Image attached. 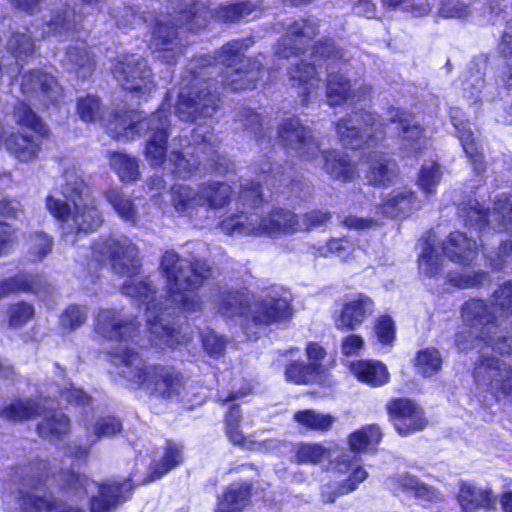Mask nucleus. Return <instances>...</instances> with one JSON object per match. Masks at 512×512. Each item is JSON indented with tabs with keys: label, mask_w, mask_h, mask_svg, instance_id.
<instances>
[{
	"label": "nucleus",
	"mask_w": 512,
	"mask_h": 512,
	"mask_svg": "<svg viewBox=\"0 0 512 512\" xmlns=\"http://www.w3.org/2000/svg\"><path fill=\"white\" fill-rule=\"evenodd\" d=\"M92 251L97 261L110 260L117 274L129 278L122 286V293L146 305V323L152 344L161 348L174 347L190 340L170 318L180 311L190 313L201 309L202 302L196 290L211 275L205 261H192L173 250L166 251L160 267L170 295L164 301H158L157 291L148 277L143 280L134 278L140 270V259L138 249L130 239L125 236L100 237Z\"/></svg>",
	"instance_id": "nucleus-1"
},
{
	"label": "nucleus",
	"mask_w": 512,
	"mask_h": 512,
	"mask_svg": "<svg viewBox=\"0 0 512 512\" xmlns=\"http://www.w3.org/2000/svg\"><path fill=\"white\" fill-rule=\"evenodd\" d=\"M512 314V281L501 285L493 294V311L481 300L471 299L462 308L463 326L456 334L455 344L462 352L479 348L480 358L474 369L479 386L493 395L502 393L512 396V367L490 356L489 351L512 354V335L500 330L495 313Z\"/></svg>",
	"instance_id": "nucleus-2"
},
{
	"label": "nucleus",
	"mask_w": 512,
	"mask_h": 512,
	"mask_svg": "<svg viewBox=\"0 0 512 512\" xmlns=\"http://www.w3.org/2000/svg\"><path fill=\"white\" fill-rule=\"evenodd\" d=\"M54 485L74 492L78 498L91 494L90 512H111L127 499L126 494L132 489L128 480L122 483L108 480L99 484L71 471L50 477L49 464L39 461L27 468L21 487L12 494L14 502L7 507L8 512H85L78 505L56 497L52 490Z\"/></svg>",
	"instance_id": "nucleus-3"
},
{
	"label": "nucleus",
	"mask_w": 512,
	"mask_h": 512,
	"mask_svg": "<svg viewBox=\"0 0 512 512\" xmlns=\"http://www.w3.org/2000/svg\"><path fill=\"white\" fill-rule=\"evenodd\" d=\"M170 121L167 111L162 106L156 113L148 118H141L136 111L118 113L110 122L108 133L117 140H130L136 135H146V159L151 165L158 166L164 163L169 165L171 172L179 177L186 178L194 172L202 170L224 173L226 159L219 156L207 143L191 146L187 139L174 140L167 156V139L169 136Z\"/></svg>",
	"instance_id": "nucleus-4"
},
{
	"label": "nucleus",
	"mask_w": 512,
	"mask_h": 512,
	"mask_svg": "<svg viewBox=\"0 0 512 512\" xmlns=\"http://www.w3.org/2000/svg\"><path fill=\"white\" fill-rule=\"evenodd\" d=\"M63 177L65 183L62 186V194L73 202L74 211L71 212L70 206L64 200L53 195L47 196L46 208L62 223L65 241L73 244L75 240L70 238L71 234L96 231L103 223V216L96 206L95 199L89 195L83 172L78 167H67Z\"/></svg>",
	"instance_id": "nucleus-5"
},
{
	"label": "nucleus",
	"mask_w": 512,
	"mask_h": 512,
	"mask_svg": "<svg viewBox=\"0 0 512 512\" xmlns=\"http://www.w3.org/2000/svg\"><path fill=\"white\" fill-rule=\"evenodd\" d=\"M110 361L119 376L157 398H177L188 383L187 379L174 367L159 364L147 365L137 352L128 348L111 352Z\"/></svg>",
	"instance_id": "nucleus-6"
},
{
	"label": "nucleus",
	"mask_w": 512,
	"mask_h": 512,
	"mask_svg": "<svg viewBox=\"0 0 512 512\" xmlns=\"http://www.w3.org/2000/svg\"><path fill=\"white\" fill-rule=\"evenodd\" d=\"M278 137L282 145L296 156L322 164L326 173L341 182L352 181L357 176V167L348 154L337 150H321L310 127L299 118H288L278 126Z\"/></svg>",
	"instance_id": "nucleus-7"
},
{
	"label": "nucleus",
	"mask_w": 512,
	"mask_h": 512,
	"mask_svg": "<svg viewBox=\"0 0 512 512\" xmlns=\"http://www.w3.org/2000/svg\"><path fill=\"white\" fill-rule=\"evenodd\" d=\"M312 62L295 64L289 70V75L292 81L302 87V100L307 103L311 96L317 95L320 89L319 71L316 68L322 66V62L326 63L327 71L333 69L334 64L342 59V52L334 46L330 40L313 47L310 54Z\"/></svg>",
	"instance_id": "nucleus-8"
},
{
	"label": "nucleus",
	"mask_w": 512,
	"mask_h": 512,
	"mask_svg": "<svg viewBox=\"0 0 512 512\" xmlns=\"http://www.w3.org/2000/svg\"><path fill=\"white\" fill-rule=\"evenodd\" d=\"M252 39L235 40L224 45L215 52V59L231 71L224 76V84L233 91L254 87V71L252 62L245 53L253 46Z\"/></svg>",
	"instance_id": "nucleus-9"
},
{
	"label": "nucleus",
	"mask_w": 512,
	"mask_h": 512,
	"mask_svg": "<svg viewBox=\"0 0 512 512\" xmlns=\"http://www.w3.org/2000/svg\"><path fill=\"white\" fill-rule=\"evenodd\" d=\"M384 124L368 111L354 112L336 124L341 143L351 149L376 146L384 137Z\"/></svg>",
	"instance_id": "nucleus-10"
},
{
	"label": "nucleus",
	"mask_w": 512,
	"mask_h": 512,
	"mask_svg": "<svg viewBox=\"0 0 512 512\" xmlns=\"http://www.w3.org/2000/svg\"><path fill=\"white\" fill-rule=\"evenodd\" d=\"M460 216L465 225L479 230L489 226L494 230L512 231V196L501 195L491 213H487L477 201H470L461 207Z\"/></svg>",
	"instance_id": "nucleus-11"
},
{
	"label": "nucleus",
	"mask_w": 512,
	"mask_h": 512,
	"mask_svg": "<svg viewBox=\"0 0 512 512\" xmlns=\"http://www.w3.org/2000/svg\"><path fill=\"white\" fill-rule=\"evenodd\" d=\"M112 73L119 84L131 93L145 94L155 87L152 70L139 55L119 57Z\"/></svg>",
	"instance_id": "nucleus-12"
},
{
	"label": "nucleus",
	"mask_w": 512,
	"mask_h": 512,
	"mask_svg": "<svg viewBox=\"0 0 512 512\" xmlns=\"http://www.w3.org/2000/svg\"><path fill=\"white\" fill-rule=\"evenodd\" d=\"M293 314L292 296L286 289L270 287L258 293V323L287 325Z\"/></svg>",
	"instance_id": "nucleus-13"
},
{
	"label": "nucleus",
	"mask_w": 512,
	"mask_h": 512,
	"mask_svg": "<svg viewBox=\"0 0 512 512\" xmlns=\"http://www.w3.org/2000/svg\"><path fill=\"white\" fill-rule=\"evenodd\" d=\"M95 332L109 340H133L139 332L135 316L117 309H99L94 319Z\"/></svg>",
	"instance_id": "nucleus-14"
},
{
	"label": "nucleus",
	"mask_w": 512,
	"mask_h": 512,
	"mask_svg": "<svg viewBox=\"0 0 512 512\" xmlns=\"http://www.w3.org/2000/svg\"><path fill=\"white\" fill-rule=\"evenodd\" d=\"M184 44L178 31V26L173 24L170 15H160L155 20L150 49L156 58L172 64L183 53Z\"/></svg>",
	"instance_id": "nucleus-15"
},
{
	"label": "nucleus",
	"mask_w": 512,
	"mask_h": 512,
	"mask_svg": "<svg viewBox=\"0 0 512 512\" xmlns=\"http://www.w3.org/2000/svg\"><path fill=\"white\" fill-rule=\"evenodd\" d=\"M217 100L207 84L204 88L193 85L180 91L176 113L185 122H193L199 117H211L216 111Z\"/></svg>",
	"instance_id": "nucleus-16"
},
{
	"label": "nucleus",
	"mask_w": 512,
	"mask_h": 512,
	"mask_svg": "<svg viewBox=\"0 0 512 512\" xmlns=\"http://www.w3.org/2000/svg\"><path fill=\"white\" fill-rule=\"evenodd\" d=\"M374 308V301L365 294L347 296L341 308L334 313L335 327L341 331L356 330L373 314Z\"/></svg>",
	"instance_id": "nucleus-17"
},
{
	"label": "nucleus",
	"mask_w": 512,
	"mask_h": 512,
	"mask_svg": "<svg viewBox=\"0 0 512 512\" xmlns=\"http://www.w3.org/2000/svg\"><path fill=\"white\" fill-rule=\"evenodd\" d=\"M22 93L33 101L47 106L57 103L62 97V88L55 78L40 70L33 71L23 76L21 83Z\"/></svg>",
	"instance_id": "nucleus-18"
},
{
	"label": "nucleus",
	"mask_w": 512,
	"mask_h": 512,
	"mask_svg": "<svg viewBox=\"0 0 512 512\" xmlns=\"http://www.w3.org/2000/svg\"><path fill=\"white\" fill-rule=\"evenodd\" d=\"M372 88L370 86L350 82L342 74L330 71L327 79V101L330 106H338L350 102L361 104L370 99Z\"/></svg>",
	"instance_id": "nucleus-19"
},
{
	"label": "nucleus",
	"mask_w": 512,
	"mask_h": 512,
	"mask_svg": "<svg viewBox=\"0 0 512 512\" xmlns=\"http://www.w3.org/2000/svg\"><path fill=\"white\" fill-rule=\"evenodd\" d=\"M356 455L344 454L338 461L339 471L350 472L349 476L339 483L335 489L323 487L321 497L325 503H333L338 496L355 491L358 486L367 479L368 472L359 464Z\"/></svg>",
	"instance_id": "nucleus-20"
},
{
	"label": "nucleus",
	"mask_w": 512,
	"mask_h": 512,
	"mask_svg": "<svg viewBox=\"0 0 512 512\" xmlns=\"http://www.w3.org/2000/svg\"><path fill=\"white\" fill-rule=\"evenodd\" d=\"M387 410L396 430L402 435L422 430L426 426L422 409L409 399L392 400Z\"/></svg>",
	"instance_id": "nucleus-21"
},
{
	"label": "nucleus",
	"mask_w": 512,
	"mask_h": 512,
	"mask_svg": "<svg viewBox=\"0 0 512 512\" xmlns=\"http://www.w3.org/2000/svg\"><path fill=\"white\" fill-rule=\"evenodd\" d=\"M317 33V23L314 20H298L289 25L286 34L279 41L276 53L282 58L298 56Z\"/></svg>",
	"instance_id": "nucleus-22"
},
{
	"label": "nucleus",
	"mask_w": 512,
	"mask_h": 512,
	"mask_svg": "<svg viewBox=\"0 0 512 512\" xmlns=\"http://www.w3.org/2000/svg\"><path fill=\"white\" fill-rule=\"evenodd\" d=\"M387 117L390 123L401 131L403 149L407 154L418 152L425 147L427 140L422 135V129L409 113L392 107L388 110Z\"/></svg>",
	"instance_id": "nucleus-23"
},
{
	"label": "nucleus",
	"mask_w": 512,
	"mask_h": 512,
	"mask_svg": "<svg viewBox=\"0 0 512 512\" xmlns=\"http://www.w3.org/2000/svg\"><path fill=\"white\" fill-rule=\"evenodd\" d=\"M450 118L457 131V136L461 142L463 150L466 153V156L470 159L474 170L477 173L482 172L484 170L482 145L475 138L464 114L460 109L452 108L450 110Z\"/></svg>",
	"instance_id": "nucleus-24"
},
{
	"label": "nucleus",
	"mask_w": 512,
	"mask_h": 512,
	"mask_svg": "<svg viewBox=\"0 0 512 512\" xmlns=\"http://www.w3.org/2000/svg\"><path fill=\"white\" fill-rule=\"evenodd\" d=\"M458 503L462 512H476L480 509L496 508V498L490 488L462 482L458 492Z\"/></svg>",
	"instance_id": "nucleus-25"
},
{
	"label": "nucleus",
	"mask_w": 512,
	"mask_h": 512,
	"mask_svg": "<svg viewBox=\"0 0 512 512\" xmlns=\"http://www.w3.org/2000/svg\"><path fill=\"white\" fill-rule=\"evenodd\" d=\"M62 66L79 78H86L92 74L95 68L94 55L84 41H76L66 48L61 59Z\"/></svg>",
	"instance_id": "nucleus-26"
},
{
	"label": "nucleus",
	"mask_w": 512,
	"mask_h": 512,
	"mask_svg": "<svg viewBox=\"0 0 512 512\" xmlns=\"http://www.w3.org/2000/svg\"><path fill=\"white\" fill-rule=\"evenodd\" d=\"M366 179L372 185H386L397 175L394 161L385 157L380 151H373L366 157Z\"/></svg>",
	"instance_id": "nucleus-27"
},
{
	"label": "nucleus",
	"mask_w": 512,
	"mask_h": 512,
	"mask_svg": "<svg viewBox=\"0 0 512 512\" xmlns=\"http://www.w3.org/2000/svg\"><path fill=\"white\" fill-rule=\"evenodd\" d=\"M477 247L476 241H472L464 233L457 231L448 236L442 251L452 262L468 264L476 257Z\"/></svg>",
	"instance_id": "nucleus-28"
},
{
	"label": "nucleus",
	"mask_w": 512,
	"mask_h": 512,
	"mask_svg": "<svg viewBox=\"0 0 512 512\" xmlns=\"http://www.w3.org/2000/svg\"><path fill=\"white\" fill-rule=\"evenodd\" d=\"M419 208L420 202L408 188L393 190L381 205L382 213L389 217H406Z\"/></svg>",
	"instance_id": "nucleus-29"
},
{
	"label": "nucleus",
	"mask_w": 512,
	"mask_h": 512,
	"mask_svg": "<svg viewBox=\"0 0 512 512\" xmlns=\"http://www.w3.org/2000/svg\"><path fill=\"white\" fill-rule=\"evenodd\" d=\"M269 235L290 234L297 231H302V226L295 214L290 211L277 209L263 218L258 231Z\"/></svg>",
	"instance_id": "nucleus-30"
},
{
	"label": "nucleus",
	"mask_w": 512,
	"mask_h": 512,
	"mask_svg": "<svg viewBox=\"0 0 512 512\" xmlns=\"http://www.w3.org/2000/svg\"><path fill=\"white\" fill-rule=\"evenodd\" d=\"M47 407L30 398L18 399L0 407V417L8 421H24L40 415Z\"/></svg>",
	"instance_id": "nucleus-31"
},
{
	"label": "nucleus",
	"mask_w": 512,
	"mask_h": 512,
	"mask_svg": "<svg viewBox=\"0 0 512 512\" xmlns=\"http://www.w3.org/2000/svg\"><path fill=\"white\" fill-rule=\"evenodd\" d=\"M80 29H84L81 25V17L70 6H65L54 12L48 23V33L55 36H73L78 34Z\"/></svg>",
	"instance_id": "nucleus-32"
},
{
	"label": "nucleus",
	"mask_w": 512,
	"mask_h": 512,
	"mask_svg": "<svg viewBox=\"0 0 512 512\" xmlns=\"http://www.w3.org/2000/svg\"><path fill=\"white\" fill-rule=\"evenodd\" d=\"M350 370L358 380L372 387L382 386L389 380L386 366L379 361L359 360L351 363Z\"/></svg>",
	"instance_id": "nucleus-33"
},
{
	"label": "nucleus",
	"mask_w": 512,
	"mask_h": 512,
	"mask_svg": "<svg viewBox=\"0 0 512 512\" xmlns=\"http://www.w3.org/2000/svg\"><path fill=\"white\" fill-rule=\"evenodd\" d=\"M41 143L28 134L13 133L5 140V147L16 159L29 162L36 158Z\"/></svg>",
	"instance_id": "nucleus-34"
},
{
	"label": "nucleus",
	"mask_w": 512,
	"mask_h": 512,
	"mask_svg": "<svg viewBox=\"0 0 512 512\" xmlns=\"http://www.w3.org/2000/svg\"><path fill=\"white\" fill-rule=\"evenodd\" d=\"M171 202L178 213L191 215L197 207L203 206L202 185L199 189L184 185L174 186Z\"/></svg>",
	"instance_id": "nucleus-35"
},
{
	"label": "nucleus",
	"mask_w": 512,
	"mask_h": 512,
	"mask_svg": "<svg viewBox=\"0 0 512 512\" xmlns=\"http://www.w3.org/2000/svg\"><path fill=\"white\" fill-rule=\"evenodd\" d=\"M37 431L43 438L61 439L70 431V421L62 411H46L44 418L37 426Z\"/></svg>",
	"instance_id": "nucleus-36"
},
{
	"label": "nucleus",
	"mask_w": 512,
	"mask_h": 512,
	"mask_svg": "<svg viewBox=\"0 0 512 512\" xmlns=\"http://www.w3.org/2000/svg\"><path fill=\"white\" fill-rule=\"evenodd\" d=\"M252 484L235 483L219 498L216 512H240L248 503Z\"/></svg>",
	"instance_id": "nucleus-37"
},
{
	"label": "nucleus",
	"mask_w": 512,
	"mask_h": 512,
	"mask_svg": "<svg viewBox=\"0 0 512 512\" xmlns=\"http://www.w3.org/2000/svg\"><path fill=\"white\" fill-rule=\"evenodd\" d=\"M103 196L121 219L133 224L137 223L136 206L133 200L126 196L120 188H109L103 192Z\"/></svg>",
	"instance_id": "nucleus-38"
},
{
	"label": "nucleus",
	"mask_w": 512,
	"mask_h": 512,
	"mask_svg": "<svg viewBox=\"0 0 512 512\" xmlns=\"http://www.w3.org/2000/svg\"><path fill=\"white\" fill-rule=\"evenodd\" d=\"M293 420L305 430L327 432L335 423V417L314 409L300 410L294 413Z\"/></svg>",
	"instance_id": "nucleus-39"
},
{
	"label": "nucleus",
	"mask_w": 512,
	"mask_h": 512,
	"mask_svg": "<svg viewBox=\"0 0 512 512\" xmlns=\"http://www.w3.org/2000/svg\"><path fill=\"white\" fill-rule=\"evenodd\" d=\"M183 460L182 446L168 441L161 458L150 467L151 480L159 479L171 469L177 467Z\"/></svg>",
	"instance_id": "nucleus-40"
},
{
	"label": "nucleus",
	"mask_w": 512,
	"mask_h": 512,
	"mask_svg": "<svg viewBox=\"0 0 512 512\" xmlns=\"http://www.w3.org/2000/svg\"><path fill=\"white\" fill-rule=\"evenodd\" d=\"M382 439V433L378 426L367 425L350 434L348 443L352 452L373 451Z\"/></svg>",
	"instance_id": "nucleus-41"
},
{
	"label": "nucleus",
	"mask_w": 512,
	"mask_h": 512,
	"mask_svg": "<svg viewBox=\"0 0 512 512\" xmlns=\"http://www.w3.org/2000/svg\"><path fill=\"white\" fill-rule=\"evenodd\" d=\"M249 303V296L244 292H224L220 295L218 311L226 317L244 315L248 311Z\"/></svg>",
	"instance_id": "nucleus-42"
},
{
	"label": "nucleus",
	"mask_w": 512,
	"mask_h": 512,
	"mask_svg": "<svg viewBox=\"0 0 512 512\" xmlns=\"http://www.w3.org/2000/svg\"><path fill=\"white\" fill-rule=\"evenodd\" d=\"M442 357L436 348L427 347L417 352L414 358L416 373L423 377L436 375L442 368Z\"/></svg>",
	"instance_id": "nucleus-43"
},
{
	"label": "nucleus",
	"mask_w": 512,
	"mask_h": 512,
	"mask_svg": "<svg viewBox=\"0 0 512 512\" xmlns=\"http://www.w3.org/2000/svg\"><path fill=\"white\" fill-rule=\"evenodd\" d=\"M110 166L123 182L135 181L140 175L137 159L125 153H111Z\"/></svg>",
	"instance_id": "nucleus-44"
},
{
	"label": "nucleus",
	"mask_w": 512,
	"mask_h": 512,
	"mask_svg": "<svg viewBox=\"0 0 512 512\" xmlns=\"http://www.w3.org/2000/svg\"><path fill=\"white\" fill-rule=\"evenodd\" d=\"M443 261L434 243L428 240L418 260L419 273L423 277L434 278L442 271Z\"/></svg>",
	"instance_id": "nucleus-45"
},
{
	"label": "nucleus",
	"mask_w": 512,
	"mask_h": 512,
	"mask_svg": "<svg viewBox=\"0 0 512 512\" xmlns=\"http://www.w3.org/2000/svg\"><path fill=\"white\" fill-rule=\"evenodd\" d=\"M231 187L226 183L211 182L202 184L203 205L218 209L224 207L230 199Z\"/></svg>",
	"instance_id": "nucleus-46"
},
{
	"label": "nucleus",
	"mask_w": 512,
	"mask_h": 512,
	"mask_svg": "<svg viewBox=\"0 0 512 512\" xmlns=\"http://www.w3.org/2000/svg\"><path fill=\"white\" fill-rule=\"evenodd\" d=\"M28 258L32 262H39L51 253L53 239L45 232L36 231L31 233L28 239Z\"/></svg>",
	"instance_id": "nucleus-47"
},
{
	"label": "nucleus",
	"mask_w": 512,
	"mask_h": 512,
	"mask_svg": "<svg viewBox=\"0 0 512 512\" xmlns=\"http://www.w3.org/2000/svg\"><path fill=\"white\" fill-rule=\"evenodd\" d=\"M442 178V171L436 162L423 164L419 174L417 184L423 193L433 195L436 187Z\"/></svg>",
	"instance_id": "nucleus-48"
},
{
	"label": "nucleus",
	"mask_w": 512,
	"mask_h": 512,
	"mask_svg": "<svg viewBox=\"0 0 512 512\" xmlns=\"http://www.w3.org/2000/svg\"><path fill=\"white\" fill-rule=\"evenodd\" d=\"M306 355L308 358V366L323 382V385H330L331 380L322 361L326 356L325 349L315 342H310L306 347Z\"/></svg>",
	"instance_id": "nucleus-49"
},
{
	"label": "nucleus",
	"mask_w": 512,
	"mask_h": 512,
	"mask_svg": "<svg viewBox=\"0 0 512 512\" xmlns=\"http://www.w3.org/2000/svg\"><path fill=\"white\" fill-rule=\"evenodd\" d=\"M209 14L204 3L194 2L189 10H179L176 21L182 23L185 18L187 29L196 30L205 26Z\"/></svg>",
	"instance_id": "nucleus-50"
},
{
	"label": "nucleus",
	"mask_w": 512,
	"mask_h": 512,
	"mask_svg": "<svg viewBox=\"0 0 512 512\" xmlns=\"http://www.w3.org/2000/svg\"><path fill=\"white\" fill-rule=\"evenodd\" d=\"M240 419V412L237 407H232L226 416L227 434L231 441L244 447L247 450H253L255 442L250 437H246L243 430H238V422Z\"/></svg>",
	"instance_id": "nucleus-51"
},
{
	"label": "nucleus",
	"mask_w": 512,
	"mask_h": 512,
	"mask_svg": "<svg viewBox=\"0 0 512 512\" xmlns=\"http://www.w3.org/2000/svg\"><path fill=\"white\" fill-rule=\"evenodd\" d=\"M285 377L287 381L295 384L319 383L323 385V382L310 367L303 362L296 361L290 363L285 370Z\"/></svg>",
	"instance_id": "nucleus-52"
},
{
	"label": "nucleus",
	"mask_w": 512,
	"mask_h": 512,
	"mask_svg": "<svg viewBox=\"0 0 512 512\" xmlns=\"http://www.w3.org/2000/svg\"><path fill=\"white\" fill-rule=\"evenodd\" d=\"M254 10V5L250 2H242L220 6L215 15L217 19L223 22L239 21L250 15Z\"/></svg>",
	"instance_id": "nucleus-53"
},
{
	"label": "nucleus",
	"mask_w": 512,
	"mask_h": 512,
	"mask_svg": "<svg viewBox=\"0 0 512 512\" xmlns=\"http://www.w3.org/2000/svg\"><path fill=\"white\" fill-rule=\"evenodd\" d=\"M221 229L227 234H250L256 227L252 214L241 213L222 221Z\"/></svg>",
	"instance_id": "nucleus-54"
},
{
	"label": "nucleus",
	"mask_w": 512,
	"mask_h": 512,
	"mask_svg": "<svg viewBox=\"0 0 512 512\" xmlns=\"http://www.w3.org/2000/svg\"><path fill=\"white\" fill-rule=\"evenodd\" d=\"M295 457L299 463L317 464L328 457V450L321 444L303 443L297 447Z\"/></svg>",
	"instance_id": "nucleus-55"
},
{
	"label": "nucleus",
	"mask_w": 512,
	"mask_h": 512,
	"mask_svg": "<svg viewBox=\"0 0 512 512\" xmlns=\"http://www.w3.org/2000/svg\"><path fill=\"white\" fill-rule=\"evenodd\" d=\"M15 118L17 123L34 130L41 136H45L48 132V129L37 117V115L28 105L24 103H21L15 108Z\"/></svg>",
	"instance_id": "nucleus-56"
},
{
	"label": "nucleus",
	"mask_w": 512,
	"mask_h": 512,
	"mask_svg": "<svg viewBox=\"0 0 512 512\" xmlns=\"http://www.w3.org/2000/svg\"><path fill=\"white\" fill-rule=\"evenodd\" d=\"M121 430L122 424L112 416L100 417L95 420L91 427H87V431L95 436L96 441L102 437L114 436Z\"/></svg>",
	"instance_id": "nucleus-57"
},
{
	"label": "nucleus",
	"mask_w": 512,
	"mask_h": 512,
	"mask_svg": "<svg viewBox=\"0 0 512 512\" xmlns=\"http://www.w3.org/2000/svg\"><path fill=\"white\" fill-rule=\"evenodd\" d=\"M87 308L79 305L69 306L60 317V326L67 331L81 327L87 320Z\"/></svg>",
	"instance_id": "nucleus-58"
},
{
	"label": "nucleus",
	"mask_w": 512,
	"mask_h": 512,
	"mask_svg": "<svg viewBox=\"0 0 512 512\" xmlns=\"http://www.w3.org/2000/svg\"><path fill=\"white\" fill-rule=\"evenodd\" d=\"M34 279L31 275L19 274L0 282V298L11 293L30 291L33 289Z\"/></svg>",
	"instance_id": "nucleus-59"
},
{
	"label": "nucleus",
	"mask_w": 512,
	"mask_h": 512,
	"mask_svg": "<svg viewBox=\"0 0 512 512\" xmlns=\"http://www.w3.org/2000/svg\"><path fill=\"white\" fill-rule=\"evenodd\" d=\"M34 316V308L25 302L15 303L8 307L7 317L10 327L20 328Z\"/></svg>",
	"instance_id": "nucleus-60"
},
{
	"label": "nucleus",
	"mask_w": 512,
	"mask_h": 512,
	"mask_svg": "<svg viewBox=\"0 0 512 512\" xmlns=\"http://www.w3.org/2000/svg\"><path fill=\"white\" fill-rule=\"evenodd\" d=\"M7 46L17 60L31 55L34 51L31 35L26 33L13 34L8 40Z\"/></svg>",
	"instance_id": "nucleus-61"
},
{
	"label": "nucleus",
	"mask_w": 512,
	"mask_h": 512,
	"mask_svg": "<svg viewBox=\"0 0 512 512\" xmlns=\"http://www.w3.org/2000/svg\"><path fill=\"white\" fill-rule=\"evenodd\" d=\"M112 17L115 19L118 26L134 27L135 25L146 22V18L137 14V11L132 6L121 5L112 9Z\"/></svg>",
	"instance_id": "nucleus-62"
},
{
	"label": "nucleus",
	"mask_w": 512,
	"mask_h": 512,
	"mask_svg": "<svg viewBox=\"0 0 512 512\" xmlns=\"http://www.w3.org/2000/svg\"><path fill=\"white\" fill-rule=\"evenodd\" d=\"M487 277V274L483 272L474 274L450 272L447 275V280L453 286L465 289L482 285L487 280Z\"/></svg>",
	"instance_id": "nucleus-63"
},
{
	"label": "nucleus",
	"mask_w": 512,
	"mask_h": 512,
	"mask_svg": "<svg viewBox=\"0 0 512 512\" xmlns=\"http://www.w3.org/2000/svg\"><path fill=\"white\" fill-rule=\"evenodd\" d=\"M77 111L80 118L85 122L97 120L101 113L99 99L94 96H86L79 99Z\"/></svg>",
	"instance_id": "nucleus-64"
}]
</instances>
